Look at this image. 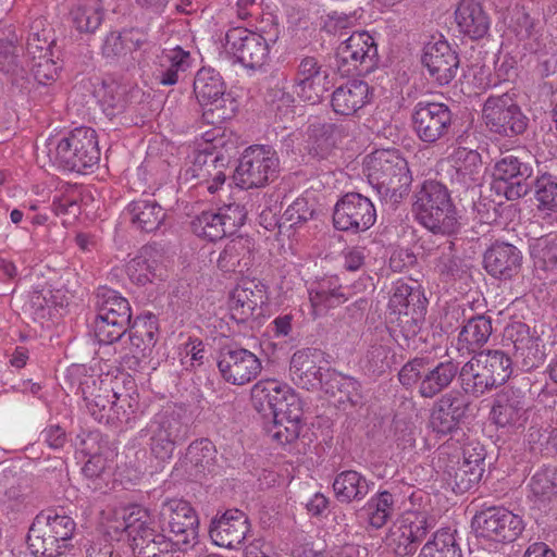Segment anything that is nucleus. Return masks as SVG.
Listing matches in <instances>:
<instances>
[{
	"label": "nucleus",
	"instance_id": "1",
	"mask_svg": "<svg viewBox=\"0 0 557 557\" xmlns=\"http://www.w3.org/2000/svg\"><path fill=\"white\" fill-rule=\"evenodd\" d=\"M116 515L114 528L126 533L135 557H183L188 549L159 534L149 511L139 505H129Z\"/></svg>",
	"mask_w": 557,
	"mask_h": 557
},
{
	"label": "nucleus",
	"instance_id": "2",
	"mask_svg": "<svg viewBox=\"0 0 557 557\" xmlns=\"http://www.w3.org/2000/svg\"><path fill=\"white\" fill-rule=\"evenodd\" d=\"M367 177L382 200L399 203L408 195L412 175L397 149L375 150L366 159Z\"/></svg>",
	"mask_w": 557,
	"mask_h": 557
},
{
	"label": "nucleus",
	"instance_id": "3",
	"mask_svg": "<svg viewBox=\"0 0 557 557\" xmlns=\"http://www.w3.org/2000/svg\"><path fill=\"white\" fill-rule=\"evenodd\" d=\"M418 222L434 234L451 236L460 227L457 209L448 188L437 181H425L414 195Z\"/></svg>",
	"mask_w": 557,
	"mask_h": 557
},
{
	"label": "nucleus",
	"instance_id": "4",
	"mask_svg": "<svg viewBox=\"0 0 557 557\" xmlns=\"http://www.w3.org/2000/svg\"><path fill=\"white\" fill-rule=\"evenodd\" d=\"M512 373V360L503 350H482L463 363L459 372L461 389L473 397L507 382Z\"/></svg>",
	"mask_w": 557,
	"mask_h": 557
},
{
	"label": "nucleus",
	"instance_id": "5",
	"mask_svg": "<svg viewBox=\"0 0 557 557\" xmlns=\"http://www.w3.org/2000/svg\"><path fill=\"white\" fill-rule=\"evenodd\" d=\"M48 156L53 163L67 171L90 169L100 160L97 134L90 127H77L58 143L50 140Z\"/></svg>",
	"mask_w": 557,
	"mask_h": 557
},
{
	"label": "nucleus",
	"instance_id": "6",
	"mask_svg": "<svg viewBox=\"0 0 557 557\" xmlns=\"http://www.w3.org/2000/svg\"><path fill=\"white\" fill-rule=\"evenodd\" d=\"M194 94L202 108V120L210 125H220L232 119L237 110V102L226 91V85L213 69H200L194 79Z\"/></svg>",
	"mask_w": 557,
	"mask_h": 557
},
{
	"label": "nucleus",
	"instance_id": "7",
	"mask_svg": "<svg viewBox=\"0 0 557 557\" xmlns=\"http://www.w3.org/2000/svg\"><path fill=\"white\" fill-rule=\"evenodd\" d=\"M280 172V159L271 146L246 148L234 173L236 185L243 189L261 188L273 182Z\"/></svg>",
	"mask_w": 557,
	"mask_h": 557
},
{
	"label": "nucleus",
	"instance_id": "8",
	"mask_svg": "<svg viewBox=\"0 0 557 557\" xmlns=\"http://www.w3.org/2000/svg\"><path fill=\"white\" fill-rule=\"evenodd\" d=\"M335 61L343 76H366L377 66V46L368 32H354L336 48Z\"/></svg>",
	"mask_w": 557,
	"mask_h": 557
},
{
	"label": "nucleus",
	"instance_id": "9",
	"mask_svg": "<svg viewBox=\"0 0 557 557\" xmlns=\"http://www.w3.org/2000/svg\"><path fill=\"white\" fill-rule=\"evenodd\" d=\"M161 531L175 546L191 547L198 537L199 520L189 503L183 499H169L159 511Z\"/></svg>",
	"mask_w": 557,
	"mask_h": 557
},
{
	"label": "nucleus",
	"instance_id": "10",
	"mask_svg": "<svg viewBox=\"0 0 557 557\" xmlns=\"http://www.w3.org/2000/svg\"><path fill=\"white\" fill-rule=\"evenodd\" d=\"M150 454L161 461L172 458L176 445L184 437L181 417L174 411H160L139 432Z\"/></svg>",
	"mask_w": 557,
	"mask_h": 557
},
{
	"label": "nucleus",
	"instance_id": "11",
	"mask_svg": "<svg viewBox=\"0 0 557 557\" xmlns=\"http://www.w3.org/2000/svg\"><path fill=\"white\" fill-rule=\"evenodd\" d=\"M277 39V29L268 37L244 27L228 29L224 38L226 53L233 55L237 62L250 70L261 69L269 59L270 42Z\"/></svg>",
	"mask_w": 557,
	"mask_h": 557
},
{
	"label": "nucleus",
	"instance_id": "12",
	"mask_svg": "<svg viewBox=\"0 0 557 557\" xmlns=\"http://www.w3.org/2000/svg\"><path fill=\"white\" fill-rule=\"evenodd\" d=\"M482 117L491 132L513 137L523 134L529 119L515 100V94L491 95L483 104Z\"/></svg>",
	"mask_w": 557,
	"mask_h": 557
},
{
	"label": "nucleus",
	"instance_id": "13",
	"mask_svg": "<svg viewBox=\"0 0 557 557\" xmlns=\"http://www.w3.org/2000/svg\"><path fill=\"white\" fill-rule=\"evenodd\" d=\"M330 70L313 57H302L293 77V92L304 102L317 104L332 88Z\"/></svg>",
	"mask_w": 557,
	"mask_h": 557
},
{
	"label": "nucleus",
	"instance_id": "14",
	"mask_svg": "<svg viewBox=\"0 0 557 557\" xmlns=\"http://www.w3.org/2000/svg\"><path fill=\"white\" fill-rule=\"evenodd\" d=\"M412 129L428 145L445 138L453 125V112L442 102L419 101L411 114Z\"/></svg>",
	"mask_w": 557,
	"mask_h": 557
},
{
	"label": "nucleus",
	"instance_id": "15",
	"mask_svg": "<svg viewBox=\"0 0 557 557\" xmlns=\"http://www.w3.org/2000/svg\"><path fill=\"white\" fill-rule=\"evenodd\" d=\"M375 220L374 205L359 193L345 194L334 206L333 224L338 231L363 232L369 230Z\"/></svg>",
	"mask_w": 557,
	"mask_h": 557
},
{
	"label": "nucleus",
	"instance_id": "16",
	"mask_svg": "<svg viewBox=\"0 0 557 557\" xmlns=\"http://www.w3.org/2000/svg\"><path fill=\"white\" fill-rule=\"evenodd\" d=\"M218 369L225 382L232 385H245L260 374L262 363L252 351L237 344H231L220 348Z\"/></svg>",
	"mask_w": 557,
	"mask_h": 557
},
{
	"label": "nucleus",
	"instance_id": "17",
	"mask_svg": "<svg viewBox=\"0 0 557 557\" xmlns=\"http://www.w3.org/2000/svg\"><path fill=\"white\" fill-rule=\"evenodd\" d=\"M472 527L479 536L499 543L517 540L524 529L522 519L504 507H490L478 512Z\"/></svg>",
	"mask_w": 557,
	"mask_h": 557
},
{
	"label": "nucleus",
	"instance_id": "18",
	"mask_svg": "<svg viewBox=\"0 0 557 557\" xmlns=\"http://www.w3.org/2000/svg\"><path fill=\"white\" fill-rule=\"evenodd\" d=\"M532 174L533 168L529 162L513 154L504 156L494 165L493 188L506 199L517 200L529 193L528 180Z\"/></svg>",
	"mask_w": 557,
	"mask_h": 557
},
{
	"label": "nucleus",
	"instance_id": "19",
	"mask_svg": "<svg viewBox=\"0 0 557 557\" xmlns=\"http://www.w3.org/2000/svg\"><path fill=\"white\" fill-rule=\"evenodd\" d=\"M324 354L317 348H304L293 354L289 377L300 388L312 391L324 387L330 368H324Z\"/></svg>",
	"mask_w": 557,
	"mask_h": 557
},
{
	"label": "nucleus",
	"instance_id": "20",
	"mask_svg": "<svg viewBox=\"0 0 557 557\" xmlns=\"http://www.w3.org/2000/svg\"><path fill=\"white\" fill-rule=\"evenodd\" d=\"M521 250L507 242L495 240L483 255V267L487 274L499 281H511L522 269Z\"/></svg>",
	"mask_w": 557,
	"mask_h": 557
},
{
	"label": "nucleus",
	"instance_id": "21",
	"mask_svg": "<svg viewBox=\"0 0 557 557\" xmlns=\"http://www.w3.org/2000/svg\"><path fill=\"white\" fill-rule=\"evenodd\" d=\"M421 62L428 69L430 76L440 85L449 84L459 67L457 52L442 39L424 46Z\"/></svg>",
	"mask_w": 557,
	"mask_h": 557
},
{
	"label": "nucleus",
	"instance_id": "22",
	"mask_svg": "<svg viewBox=\"0 0 557 557\" xmlns=\"http://www.w3.org/2000/svg\"><path fill=\"white\" fill-rule=\"evenodd\" d=\"M507 336L513 345V357L524 371L537 368L542 363L545 350L535 331L531 332L527 324L518 322L507 330Z\"/></svg>",
	"mask_w": 557,
	"mask_h": 557
},
{
	"label": "nucleus",
	"instance_id": "23",
	"mask_svg": "<svg viewBox=\"0 0 557 557\" xmlns=\"http://www.w3.org/2000/svg\"><path fill=\"white\" fill-rule=\"evenodd\" d=\"M468 404L458 392L443 394L433 405L430 426L437 435L451 434L466 416Z\"/></svg>",
	"mask_w": 557,
	"mask_h": 557
},
{
	"label": "nucleus",
	"instance_id": "24",
	"mask_svg": "<svg viewBox=\"0 0 557 557\" xmlns=\"http://www.w3.org/2000/svg\"><path fill=\"white\" fill-rule=\"evenodd\" d=\"M249 532L247 516L238 509H228L211 522L209 535L221 547L236 548Z\"/></svg>",
	"mask_w": 557,
	"mask_h": 557
},
{
	"label": "nucleus",
	"instance_id": "25",
	"mask_svg": "<svg viewBox=\"0 0 557 557\" xmlns=\"http://www.w3.org/2000/svg\"><path fill=\"white\" fill-rule=\"evenodd\" d=\"M265 286L256 281H244L232 292L228 300L231 317L237 323L248 321L265 304Z\"/></svg>",
	"mask_w": 557,
	"mask_h": 557
},
{
	"label": "nucleus",
	"instance_id": "26",
	"mask_svg": "<svg viewBox=\"0 0 557 557\" xmlns=\"http://www.w3.org/2000/svg\"><path fill=\"white\" fill-rule=\"evenodd\" d=\"M77 392L82 394L86 407L95 420L106 423L108 409L111 406L114 393L112 380L85 375L78 382Z\"/></svg>",
	"mask_w": 557,
	"mask_h": 557
},
{
	"label": "nucleus",
	"instance_id": "27",
	"mask_svg": "<svg viewBox=\"0 0 557 557\" xmlns=\"http://www.w3.org/2000/svg\"><path fill=\"white\" fill-rule=\"evenodd\" d=\"M311 315L317 319L327 313L330 309L345 304L349 295L336 276L323 277L313 282L308 289Z\"/></svg>",
	"mask_w": 557,
	"mask_h": 557
},
{
	"label": "nucleus",
	"instance_id": "28",
	"mask_svg": "<svg viewBox=\"0 0 557 557\" xmlns=\"http://www.w3.org/2000/svg\"><path fill=\"white\" fill-rule=\"evenodd\" d=\"M370 99L371 89L368 83L352 79L333 90L331 107L338 115L354 116L370 102Z\"/></svg>",
	"mask_w": 557,
	"mask_h": 557
},
{
	"label": "nucleus",
	"instance_id": "29",
	"mask_svg": "<svg viewBox=\"0 0 557 557\" xmlns=\"http://www.w3.org/2000/svg\"><path fill=\"white\" fill-rule=\"evenodd\" d=\"M455 21L460 34L471 40L484 38L491 26V18L476 0H460L455 11Z\"/></svg>",
	"mask_w": 557,
	"mask_h": 557
},
{
	"label": "nucleus",
	"instance_id": "30",
	"mask_svg": "<svg viewBox=\"0 0 557 557\" xmlns=\"http://www.w3.org/2000/svg\"><path fill=\"white\" fill-rule=\"evenodd\" d=\"M223 158L207 151H200L195 157L193 165L187 171L197 184L206 188L210 194L218 191L225 183L226 175L223 171Z\"/></svg>",
	"mask_w": 557,
	"mask_h": 557
},
{
	"label": "nucleus",
	"instance_id": "31",
	"mask_svg": "<svg viewBox=\"0 0 557 557\" xmlns=\"http://www.w3.org/2000/svg\"><path fill=\"white\" fill-rule=\"evenodd\" d=\"M524 412V397L521 393L513 388H504L496 394L490 414L497 426L506 428L518 424Z\"/></svg>",
	"mask_w": 557,
	"mask_h": 557
},
{
	"label": "nucleus",
	"instance_id": "32",
	"mask_svg": "<svg viewBox=\"0 0 557 557\" xmlns=\"http://www.w3.org/2000/svg\"><path fill=\"white\" fill-rule=\"evenodd\" d=\"M459 362L453 359L440 361L433 368L428 366L419 385V395L422 398H434L446 391L457 376L459 377Z\"/></svg>",
	"mask_w": 557,
	"mask_h": 557
},
{
	"label": "nucleus",
	"instance_id": "33",
	"mask_svg": "<svg viewBox=\"0 0 557 557\" xmlns=\"http://www.w3.org/2000/svg\"><path fill=\"white\" fill-rule=\"evenodd\" d=\"M126 214L137 230L141 232H154L164 222L166 212L152 197L133 200L126 207Z\"/></svg>",
	"mask_w": 557,
	"mask_h": 557
},
{
	"label": "nucleus",
	"instance_id": "34",
	"mask_svg": "<svg viewBox=\"0 0 557 557\" xmlns=\"http://www.w3.org/2000/svg\"><path fill=\"white\" fill-rule=\"evenodd\" d=\"M492 320L485 314H478L467 320L461 327L457 349L460 352L478 354L492 335Z\"/></svg>",
	"mask_w": 557,
	"mask_h": 557
},
{
	"label": "nucleus",
	"instance_id": "35",
	"mask_svg": "<svg viewBox=\"0 0 557 557\" xmlns=\"http://www.w3.org/2000/svg\"><path fill=\"white\" fill-rule=\"evenodd\" d=\"M146 41V34L139 28L111 32L104 38L101 53L108 60H120L139 49Z\"/></svg>",
	"mask_w": 557,
	"mask_h": 557
},
{
	"label": "nucleus",
	"instance_id": "36",
	"mask_svg": "<svg viewBox=\"0 0 557 557\" xmlns=\"http://www.w3.org/2000/svg\"><path fill=\"white\" fill-rule=\"evenodd\" d=\"M252 263L251 242L247 237L238 236L231 239L220 252L216 264L225 273L244 272Z\"/></svg>",
	"mask_w": 557,
	"mask_h": 557
},
{
	"label": "nucleus",
	"instance_id": "37",
	"mask_svg": "<svg viewBox=\"0 0 557 557\" xmlns=\"http://www.w3.org/2000/svg\"><path fill=\"white\" fill-rule=\"evenodd\" d=\"M215 457L216 449L211 441H195L188 446L185 455L186 471L195 479L203 478L214 471Z\"/></svg>",
	"mask_w": 557,
	"mask_h": 557
},
{
	"label": "nucleus",
	"instance_id": "38",
	"mask_svg": "<svg viewBox=\"0 0 557 557\" xmlns=\"http://www.w3.org/2000/svg\"><path fill=\"white\" fill-rule=\"evenodd\" d=\"M94 96L109 119L122 114L128 106L126 87L114 79L101 81L95 86Z\"/></svg>",
	"mask_w": 557,
	"mask_h": 557
},
{
	"label": "nucleus",
	"instance_id": "39",
	"mask_svg": "<svg viewBox=\"0 0 557 557\" xmlns=\"http://www.w3.org/2000/svg\"><path fill=\"white\" fill-rule=\"evenodd\" d=\"M425 312V305L419 304L416 307H409L407 311L398 313L393 334L400 347L416 348L412 344L424 323Z\"/></svg>",
	"mask_w": 557,
	"mask_h": 557
},
{
	"label": "nucleus",
	"instance_id": "40",
	"mask_svg": "<svg viewBox=\"0 0 557 557\" xmlns=\"http://www.w3.org/2000/svg\"><path fill=\"white\" fill-rule=\"evenodd\" d=\"M327 373L323 387L326 394L336 397L339 404H349L352 407L362 404L363 395L358 380L333 370Z\"/></svg>",
	"mask_w": 557,
	"mask_h": 557
},
{
	"label": "nucleus",
	"instance_id": "41",
	"mask_svg": "<svg viewBox=\"0 0 557 557\" xmlns=\"http://www.w3.org/2000/svg\"><path fill=\"white\" fill-rule=\"evenodd\" d=\"M371 484L361 473L346 470L335 476L333 490L338 502L349 504L362 500L369 494Z\"/></svg>",
	"mask_w": 557,
	"mask_h": 557
},
{
	"label": "nucleus",
	"instance_id": "42",
	"mask_svg": "<svg viewBox=\"0 0 557 557\" xmlns=\"http://www.w3.org/2000/svg\"><path fill=\"white\" fill-rule=\"evenodd\" d=\"M536 213L548 225L557 224V177L542 175L535 182Z\"/></svg>",
	"mask_w": 557,
	"mask_h": 557
},
{
	"label": "nucleus",
	"instance_id": "43",
	"mask_svg": "<svg viewBox=\"0 0 557 557\" xmlns=\"http://www.w3.org/2000/svg\"><path fill=\"white\" fill-rule=\"evenodd\" d=\"M129 342L134 348V352L150 351L158 339V320L156 315L148 313L136 317L129 324Z\"/></svg>",
	"mask_w": 557,
	"mask_h": 557
},
{
	"label": "nucleus",
	"instance_id": "44",
	"mask_svg": "<svg viewBox=\"0 0 557 557\" xmlns=\"http://www.w3.org/2000/svg\"><path fill=\"white\" fill-rule=\"evenodd\" d=\"M448 160L456 171L458 180L465 185L470 186L478 182L482 169V160L476 150L457 147L448 157Z\"/></svg>",
	"mask_w": 557,
	"mask_h": 557
},
{
	"label": "nucleus",
	"instance_id": "45",
	"mask_svg": "<svg viewBox=\"0 0 557 557\" xmlns=\"http://www.w3.org/2000/svg\"><path fill=\"white\" fill-rule=\"evenodd\" d=\"M530 256L534 270L540 277L557 270V234H548L534 239L530 244Z\"/></svg>",
	"mask_w": 557,
	"mask_h": 557
},
{
	"label": "nucleus",
	"instance_id": "46",
	"mask_svg": "<svg viewBox=\"0 0 557 557\" xmlns=\"http://www.w3.org/2000/svg\"><path fill=\"white\" fill-rule=\"evenodd\" d=\"M27 545L34 556L57 557L62 554V545L54 535L35 517L27 533Z\"/></svg>",
	"mask_w": 557,
	"mask_h": 557
},
{
	"label": "nucleus",
	"instance_id": "47",
	"mask_svg": "<svg viewBox=\"0 0 557 557\" xmlns=\"http://www.w3.org/2000/svg\"><path fill=\"white\" fill-rule=\"evenodd\" d=\"M70 15L77 32L92 34L103 22L104 9L99 0H87L78 2Z\"/></svg>",
	"mask_w": 557,
	"mask_h": 557
},
{
	"label": "nucleus",
	"instance_id": "48",
	"mask_svg": "<svg viewBox=\"0 0 557 557\" xmlns=\"http://www.w3.org/2000/svg\"><path fill=\"white\" fill-rule=\"evenodd\" d=\"M449 484L456 493H466L480 482L484 469L473 468L468 462L460 460V457H454L445 467Z\"/></svg>",
	"mask_w": 557,
	"mask_h": 557
},
{
	"label": "nucleus",
	"instance_id": "49",
	"mask_svg": "<svg viewBox=\"0 0 557 557\" xmlns=\"http://www.w3.org/2000/svg\"><path fill=\"white\" fill-rule=\"evenodd\" d=\"M98 296L102 299L99 304L97 317H103L113 320L116 325H129L132 321V310L128 300L122 297L117 292L103 289Z\"/></svg>",
	"mask_w": 557,
	"mask_h": 557
},
{
	"label": "nucleus",
	"instance_id": "50",
	"mask_svg": "<svg viewBox=\"0 0 557 557\" xmlns=\"http://www.w3.org/2000/svg\"><path fill=\"white\" fill-rule=\"evenodd\" d=\"M101 442L102 436L98 431L89 432L82 440V451L89 456L83 467V473L86 478H98L107 468V460L102 456Z\"/></svg>",
	"mask_w": 557,
	"mask_h": 557
},
{
	"label": "nucleus",
	"instance_id": "51",
	"mask_svg": "<svg viewBox=\"0 0 557 557\" xmlns=\"http://www.w3.org/2000/svg\"><path fill=\"white\" fill-rule=\"evenodd\" d=\"M394 506V496L388 491H383L372 496L362 511L367 515L371 527L381 529L392 518Z\"/></svg>",
	"mask_w": 557,
	"mask_h": 557
},
{
	"label": "nucleus",
	"instance_id": "52",
	"mask_svg": "<svg viewBox=\"0 0 557 557\" xmlns=\"http://www.w3.org/2000/svg\"><path fill=\"white\" fill-rule=\"evenodd\" d=\"M36 517L62 545L72 539L76 524L70 516L48 509L40 511Z\"/></svg>",
	"mask_w": 557,
	"mask_h": 557
},
{
	"label": "nucleus",
	"instance_id": "53",
	"mask_svg": "<svg viewBox=\"0 0 557 557\" xmlns=\"http://www.w3.org/2000/svg\"><path fill=\"white\" fill-rule=\"evenodd\" d=\"M435 271L445 280L456 278L460 269V259L456 255L455 244L445 239L440 244L434 258Z\"/></svg>",
	"mask_w": 557,
	"mask_h": 557
},
{
	"label": "nucleus",
	"instance_id": "54",
	"mask_svg": "<svg viewBox=\"0 0 557 557\" xmlns=\"http://www.w3.org/2000/svg\"><path fill=\"white\" fill-rule=\"evenodd\" d=\"M419 557H463L456 539L449 531H438L422 547Z\"/></svg>",
	"mask_w": 557,
	"mask_h": 557
},
{
	"label": "nucleus",
	"instance_id": "55",
	"mask_svg": "<svg viewBox=\"0 0 557 557\" xmlns=\"http://www.w3.org/2000/svg\"><path fill=\"white\" fill-rule=\"evenodd\" d=\"M532 495L539 500H550L557 496V468L544 467L535 471L529 482Z\"/></svg>",
	"mask_w": 557,
	"mask_h": 557
},
{
	"label": "nucleus",
	"instance_id": "56",
	"mask_svg": "<svg viewBox=\"0 0 557 557\" xmlns=\"http://www.w3.org/2000/svg\"><path fill=\"white\" fill-rule=\"evenodd\" d=\"M44 41L42 44H36L32 41L30 38L27 39V46L26 50L28 54L33 55L34 64L32 66V72L34 75V78L39 83L47 85L50 82H53L58 76V67L55 66V63L53 60H51L46 54H39L36 57V52H41L44 50Z\"/></svg>",
	"mask_w": 557,
	"mask_h": 557
},
{
	"label": "nucleus",
	"instance_id": "57",
	"mask_svg": "<svg viewBox=\"0 0 557 557\" xmlns=\"http://www.w3.org/2000/svg\"><path fill=\"white\" fill-rule=\"evenodd\" d=\"M193 233L201 238H206L210 242L222 239L227 235L224 230L221 216L215 214V211H203L190 223Z\"/></svg>",
	"mask_w": 557,
	"mask_h": 557
},
{
	"label": "nucleus",
	"instance_id": "58",
	"mask_svg": "<svg viewBox=\"0 0 557 557\" xmlns=\"http://www.w3.org/2000/svg\"><path fill=\"white\" fill-rule=\"evenodd\" d=\"M428 366H430L429 357H414L407 361L398 372L400 384L406 388L421 385Z\"/></svg>",
	"mask_w": 557,
	"mask_h": 557
},
{
	"label": "nucleus",
	"instance_id": "59",
	"mask_svg": "<svg viewBox=\"0 0 557 557\" xmlns=\"http://www.w3.org/2000/svg\"><path fill=\"white\" fill-rule=\"evenodd\" d=\"M215 214L221 216V222L227 235L234 234L242 225H244L247 210L237 202H232L220 207Z\"/></svg>",
	"mask_w": 557,
	"mask_h": 557
},
{
	"label": "nucleus",
	"instance_id": "60",
	"mask_svg": "<svg viewBox=\"0 0 557 557\" xmlns=\"http://www.w3.org/2000/svg\"><path fill=\"white\" fill-rule=\"evenodd\" d=\"M126 272L132 282L145 285L154 277V267L147 258V249L133 258L126 265Z\"/></svg>",
	"mask_w": 557,
	"mask_h": 557
},
{
	"label": "nucleus",
	"instance_id": "61",
	"mask_svg": "<svg viewBox=\"0 0 557 557\" xmlns=\"http://www.w3.org/2000/svg\"><path fill=\"white\" fill-rule=\"evenodd\" d=\"M314 210L306 198H297L287 207L280 219V226L289 223V227L298 226L313 218Z\"/></svg>",
	"mask_w": 557,
	"mask_h": 557
},
{
	"label": "nucleus",
	"instance_id": "62",
	"mask_svg": "<svg viewBox=\"0 0 557 557\" xmlns=\"http://www.w3.org/2000/svg\"><path fill=\"white\" fill-rule=\"evenodd\" d=\"M274 388H278V382L275 380L259 381L251 388L252 406L263 417H272V403H269V396Z\"/></svg>",
	"mask_w": 557,
	"mask_h": 557
},
{
	"label": "nucleus",
	"instance_id": "63",
	"mask_svg": "<svg viewBox=\"0 0 557 557\" xmlns=\"http://www.w3.org/2000/svg\"><path fill=\"white\" fill-rule=\"evenodd\" d=\"M285 393L287 395L278 404V408L274 411L273 419L301 423L302 407L300 398L292 388L290 391H285Z\"/></svg>",
	"mask_w": 557,
	"mask_h": 557
},
{
	"label": "nucleus",
	"instance_id": "64",
	"mask_svg": "<svg viewBox=\"0 0 557 557\" xmlns=\"http://www.w3.org/2000/svg\"><path fill=\"white\" fill-rule=\"evenodd\" d=\"M113 320L103 317H96L94 322L95 336L100 344H112L119 341L127 331L129 325H116Z\"/></svg>",
	"mask_w": 557,
	"mask_h": 557
}]
</instances>
